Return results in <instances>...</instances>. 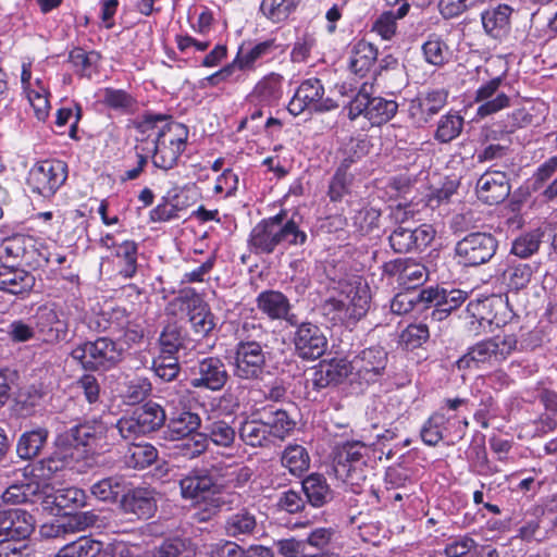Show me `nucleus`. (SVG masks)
<instances>
[{
	"label": "nucleus",
	"mask_w": 557,
	"mask_h": 557,
	"mask_svg": "<svg viewBox=\"0 0 557 557\" xmlns=\"http://www.w3.org/2000/svg\"><path fill=\"white\" fill-rule=\"evenodd\" d=\"M36 327L44 342L55 344L67 341V322L60 318V313L49 306H40L35 313Z\"/></svg>",
	"instance_id": "22"
},
{
	"label": "nucleus",
	"mask_w": 557,
	"mask_h": 557,
	"mask_svg": "<svg viewBox=\"0 0 557 557\" xmlns=\"http://www.w3.org/2000/svg\"><path fill=\"white\" fill-rule=\"evenodd\" d=\"M151 383L144 377H136L126 385L124 399L125 404L139 406L151 393Z\"/></svg>",
	"instance_id": "61"
},
{
	"label": "nucleus",
	"mask_w": 557,
	"mask_h": 557,
	"mask_svg": "<svg viewBox=\"0 0 557 557\" xmlns=\"http://www.w3.org/2000/svg\"><path fill=\"white\" fill-rule=\"evenodd\" d=\"M350 376L348 360L332 359L329 363H321L313 372L312 386L321 391L332 385H338Z\"/></svg>",
	"instance_id": "28"
},
{
	"label": "nucleus",
	"mask_w": 557,
	"mask_h": 557,
	"mask_svg": "<svg viewBox=\"0 0 557 557\" xmlns=\"http://www.w3.org/2000/svg\"><path fill=\"white\" fill-rule=\"evenodd\" d=\"M481 547L480 544L469 534L451 536L444 547L446 557H467L473 555Z\"/></svg>",
	"instance_id": "50"
},
{
	"label": "nucleus",
	"mask_w": 557,
	"mask_h": 557,
	"mask_svg": "<svg viewBox=\"0 0 557 557\" xmlns=\"http://www.w3.org/2000/svg\"><path fill=\"white\" fill-rule=\"evenodd\" d=\"M257 308L271 320H285L297 317L292 313V305L286 295L280 290L268 289L261 292L256 299Z\"/></svg>",
	"instance_id": "25"
},
{
	"label": "nucleus",
	"mask_w": 557,
	"mask_h": 557,
	"mask_svg": "<svg viewBox=\"0 0 557 557\" xmlns=\"http://www.w3.org/2000/svg\"><path fill=\"white\" fill-rule=\"evenodd\" d=\"M288 325L294 329L290 341L294 345V354L299 359L314 361L325 354L329 341L319 324L292 317L288 319Z\"/></svg>",
	"instance_id": "7"
},
{
	"label": "nucleus",
	"mask_w": 557,
	"mask_h": 557,
	"mask_svg": "<svg viewBox=\"0 0 557 557\" xmlns=\"http://www.w3.org/2000/svg\"><path fill=\"white\" fill-rule=\"evenodd\" d=\"M257 528V517L249 508H240L237 511L230 513L223 523L224 534L239 541L253 535Z\"/></svg>",
	"instance_id": "29"
},
{
	"label": "nucleus",
	"mask_w": 557,
	"mask_h": 557,
	"mask_svg": "<svg viewBox=\"0 0 557 557\" xmlns=\"http://www.w3.org/2000/svg\"><path fill=\"white\" fill-rule=\"evenodd\" d=\"M308 236L300 230L294 219H287V212L281 210L277 214L257 223L248 237L250 252L255 255H271L282 244L302 246Z\"/></svg>",
	"instance_id": "1"
},
{
	"label": "nucleus",
	"mask_w": 557,
	"mask_h": 557,
	"mask_svg": "<svg viewBox=\"0 0 557 557\" xmlns=\"http://www.w3.org/2000/svg\"><path fill=\"white\" fill-rule=\"evenodd\" d=\"M188 129L177 122L165 123L152 139V163L164 171L173 169L185 150Z\"/></svg>",
	"instance_id": "6"
},
{
	"label": "nucleus",
	"mask_w": 557,
	"mask_h": 557,
	"mask_svg": "<svg viewBox=\"0 0 557 557\" xmlns=\"http://www.w3.org/2000/svg\"><path fill=\"white\" fill-rule=\"evenodd\" d=\"M542 234L539 231L524 233L517 237L511 245V253L519 258H529L537 252Z\"/></svg>",
	"instance_id": "56"
},
{
	"label": "nucleus",
	"mask_w": 557,
	"mask_h": 557,
	"mask_svg": "<svg viewBox=\"0 0 557 557\" xmlns=\"http://www.w3.org/2000/svg\"><path fill=\"white\" fill-rule=\"evenodd\" d=\"M376 58L377 49L372 44L360 40L351 50L349 70L356 75L363 77L373 66Z\"/></svg>",
	"instance_id": "34"
},
{
	"label": "nucleus",
	"mask_w": 557,
	"mask_h": 557,
	"mask_svg": "<svg viewBox=\"0 0 557 557\" xmlns=\"http://www.w3.org/2000/svg\"><path fill=\"white\" fill-rule=\"evenodd\" d=\"M463 122V117L458 112H448L440 119L434 139L441 144L450 143L462 132Z\"/></svg>",
	"instance_id": "40"
},
{
	"label": "nucleus",
	"mask_w": 557,
	"mask_h": 557,
	"mask_svg": "<svg viewBox=\"0 0 557 557\" xmlns=\"http://www.w3.org/2000/svg\"><path fill=\"white\" fill-rule=\"evenodd\" d=\"M299 0H262L260 11L273 23L285 21L298 5Z\"/></svg>",
	"instance_id": "49"
},
{
	"label": "nucleus",
	"mask_w": 557,
	"mask_h": 557,
	"mask_svg": "<svg viewBox=\"0 0 557 557\" xmlns=\"http://www.w3.org/2000/svg\"><path fill=\"white\" fill-rule=\"evenodd\" d=\"M476 194L480 200L490 206L505 201L510 195L507 174L502 171H486L476 182Z\"/></svg>",
	"instance_id": "21"
},
{
	"label": "nucleus",
	"mask_w": 557,
	"mask_h": 557,
	"mask_svg": "<svg viewBox=\"0 0 557 557\" xmlns=\"http://www.w3.org/2000/svg\"><path fill=\"white\" fill-rule=\"evenodd\" d=\"M282 465L294 475H300L308 470L310 457L301 445H288L282 454Z\"/></svg>",
	"instance_id": "42"
},
{
	"label": "nucleus",
	"mask_w": 557,
	"mask_h": 557,
	"mask_svg": "<svg viewBox=\"0 0 557 557\" xmlns=\"http://www.w3.org/2000/svg\"><path fill=\"white\" fill-rule=\"evenodd\" d=\"M399 225L388 236L392 249L397 253H406L413 250H422L428 247L435 237V230L430 224H421L417 227L405 226L409 218H413L414 210L411 203L399 202L392 211Z\"/></svg>",
	"instance_id": "3"
},
{
	"label": "nucleus",
	"mask_w": 557,
	"mask_h": 557,
	"mask_svg": "<svg viewBox=\"0 0 557 557\" xmlns=\"http://www.w3.org/2000/svg\"><path fill=\"white\" fill-rule=\"evenodd\" d=\"M35 276L17 267H0V290L12 295H24L29 293L35 286Z\"/></svg>",
	"instance_id": "27"
},
{
	"label": "nucleus",
	"mask_w": 557,
	"mask_h": 557,
	"mask_svg": "<svg viewBox=\"0 0 557 557\" xmlns=\"http://www.w3.org/2000/svg\"><path fill=\"white\" fill-rule=\"evenodd\" d=\"M100 60V54L96 51H85L83 48H74L69 54V62L81 76L90 77L92 67Z\"/></svg>",
	"instance_id": "55"
},
{
	"label": "nucleus",
	"mask_w": 557,
	"mask_h": 557,
	"mask_svg": "<svg viewBox=\"0 0 557 557\" xmlns=\"http://www.w3.org/2000/svg\"><path fill=\"white\" fill-rule=\"evenodd\" d=\"M230 380L225 362L215 356L200 359L193 369L190 386L210 392H220Z\"/></svg>",
	"instance_id": "15"
},
{
	"label": "nucleus",
	"mask_w": 557,
	"mask_h": 557,
	"mask_svg": "<svg viewBox=\"0 0 557 557\" xmlns=\"http://www.w3.org/2000/svg\"><path fill=\"white\" fill-rule=\"evenodd\" d=\"M126 488L125 478L122 475H111L103 478L90 486V493L101 502L113 503L119 497H123Z\"/></svg>",
	"instance_id": "37"
},
{
	"label": "nucleus",
	"mask_w": 557,
	"mask_h": 557,
	"mask_svg": "<svg viewBox=\"0 0 557 557\" xmlns=\"http://www.w3.org/2000/svg\"><path fill=\"white\" fill-rule=\"evenodd\" d=\"M269 436L285 440L296 428V421L281 408L265 409L262 413Z\"/></svg>",
	"instance_id": "32"
},
{
	"label": "nucleus",
	"mask_w": 557,
	"mask_h": 557,
	"mask_svg": "<svg viewBox=\"0 0 557 557\" xmlns=\"http://www.w3.org/2000/svg\"><path fill=\"white\" fill-rule=\"evenodd\" d=\"M448 94L444 89L419 92L410 101L409 117L418 127L428 124L447 103Z\"/></svg>",
	"instance_id": "17"
},
{
	"label": "nucleus",
	"mask_w": 557,
	"mask_h": 557,
	"mask_svg": "<svg viewBox=\"0 0 557 557\" xmlns=\"http://www.w3.org/2000/svg\"><path fill=\"white\" fill-rule=\"evenodd\" d=\"M422 52L428 63L434 66H443L449 60V48L447 44L435 34L429 36L422 45Z\"/></svg>",
	"instance_id": "47"
},
{
	"label": "nucleus",
	"mask_w": 557,
	"mask_h": 557,
	"mask_svg": "<svg viewBox=\"0 0 557 557\" xmlns=\"http://www.w3.org/2000/svg\"><path fill=\"white\" fill-rule=\"evenodd\" d=\"M321 310L323 315L326 317L334 325L341 324L350 326L355 324L350 317L347 301L343 296L326 299L321 306Z\"/></svg>",
	"instance_id": "44"
},
{
	"label": "nucleus",
	"mask_w": 557,
	"mask_h": 557,
	"mask_svg": "<svg viewBox=\"0 0 557 557\" xmlns=\"http://www.w3.org/2000/svg\"><path fill=\"white\" fill-rule=\"evenodd\" d=\"M502 82L500 76L494 77L476 90L475 101L482 102L476 110L478 116L485 117L510 106V98L506 94L499 92L496 95Z\"/></svg>",
	"instance_id": "23"
},
{
	"label": "nucleus",
	"mask_w": 557,
	"mask_h": 557,
	"mask_svg": "<svg viewBox=\"0 0 557 557\" xmlns=\"http://www.w3.org/2000/svg\"><path fill=\"white\" fill-rule=\"evenodd\" d=\"M67 178V164L61 160L37 162L29 171L27 185L44 198L52 197Z\"/></svg>",
	"instance_id": "12"
},
{
	"label": "nucleus",
	"mask_w": 557,
	"mask_h": 557,
	"mask_svg": "<svg viewBox=\"0 0 557 557\" xmlns=\"http://www.w3.org/2000/svg\"><path fill=\"white\" fill-rule=\"evenodd\" d=\"M398 103L394 99L371 97L368 120L372 124L381 125L391 121L398 111Z\"/></svg>",
	"instance_id": "46"
},
{
	"label": "nucleus",
	"mask_w": 557,
	"mask_h": 557,
	"mask_svg": "<svg viewBox=\"0 0 557 557\" xmlns=\"http://www.w3.org/2000/svg\"><path fill=\"white\" fill-rule=\"evenodd\" d=\"M448 420L449 419L441 411L431 414L420 432L423 443L429 446L437 445L443 438L442 428Z\"/></svg>",
	"instance_id": "53"
},
{
	"label": "nucleus",
	"mask_w": 557,
	"mask_h": 557,
	"mask_svg": "<svg viewBox=\"0 0 557 557\" xmlns=\"http://www.w3.org/2000/svg\"><path fill=\"white\" fill-rule=\"evenodd\" d=\"M533 274V269L530 264L518 263L509 267L505 272L507 286L510 290L519 292L528 286Z\"/></svg>",
	"instance_id": "58"
},
{
	"label": "nucleus",
	"mask_w": 557,
	"mask_h": 557,
	"mask_svg": "<svg viewBox=\"0 0 557 557\" xmlns=\"http://www.w3.org/2000/svg\"><path fill=\"white\" fill-rule=\"evenodd\" d=\"M120 509L138 520L150 519L158 509V492L150 486L126 487L120 499Z\"/></svg>",
	"instance_id": "16"
},
{
	"label": "nucleus",
	"mask_w": 557,
	"mask_h": 557,
	"mask_svg": "<svg viewBox=\"0 0 557 557\" xmlns=\"http://www.w3.org/2000/svg\"><path fill=\"white\" fill-rule=\"evenodd\" d=\"M301 490L306 495L307 503L312 507L320 508L329 504L334 492L329 485L325 476L320 473H311L301 481Z\"/></svg>",
	"instance_id": "30"
},
{
	"label": "nucleus",
	"mask_w": 557,
	"mask_h": 557,
	"mask_svg": "<svg viewBox=\"0 0 557 557\" xmlns=\"http://www.w3.org/2000/svg\"><path fill=\"white\" fill-rule=\"evenodd\" d=\"M165 422L164 408L153 400H148L120 418L115 428L124 440H134L159 431Z\"/></svg>",
	"instance_id": "4"
},
{
	"label": "nucleus",
	"mask_w": 557,
	"mask_h": 557,
	"mask_svg": "<svg viewBox=\"0 0 557 557\" xmlns=\"http://www.w3.org/2000/svg\"><path fill=\"white\" fill-rule=\"evenodd\" d=\"M282 79L276 73L267 75L255 86L252 96L267 104L276 102L282 96Z\"/></svg>",
	"instance_id": "41"
},
{
	"label": "nucleus",
	"mask_w": 557,
	"mask_h": 557,
	"mask_svg": "<svg viewBox=\"0 0 557 557\" xmlns=\"http://www.w3.org/2000/svg\"><path fill=\"white\" fill-rule=\"evenodd\" d=\"M263 417L261 416L260 419H245L239 425L238 435L248 446L264 447L271 443Z\"/></svg>",
	"instance_id": "35"
},
{
	"label": "nucleus",
	"mask_w": 557,
	"mask_h": 557,
	"mask_svg": "<svg viewBox=\"0 0 557 557\" xmlns=\"http://www.w3.org/2000/svg\"><path fill=\"white\" fill-rule=\"evenodd\" d=\"M221 486L216 472L212 470H193L180 481L182 496L189 499L205 498L207 494H215Z\"/></svg>",
	"instance_id": "20"
},
{
	"label": "nucleus",
	"mask_w": 557,
	"mask_h": 557,
	"mask_svg": "<svg viewBox=\"0 0 557 557\" xmlns=\"http://www.w3.org/2000/svg\"><path fill=\"white\" fill-rule=\"evenodd\" d=\"M276 48L274 39L259 42L248 50L240 48L235 62L240 70L251 69L258 60L271 54Z\"/></svg>",
	"instance_id": "45"
},
{
	"label": "nucleus",
	"mask_w": 557,
	"mask_h": 557,
	"mask_svg": "<svg viewBox=\"0 0 557 557\" xmlns=\"http://www.w3.org/2000/svg\"><path fill=\"white\" fill-rule=\"evenodd\" d=\"M154 374L164 382L175 380L180 373V364L173 356H159L152 362Z\"/></svg>",
	"instance_id": "64"
},
{
	"label": "nucleus",
	"mask_w": 557,
	"mask_h": 557,
	"mask_svg": "<svg viewBox=\"0 0 557 557\" xmlns=\"http://www.w3.org/2000/svg\"><path fill=\"white\" fill-rule=\"evenodd\" d=\"M36 483H22L9 486L2 494V499L8 504H24L32 502V497L38 493Z\"/></svg>",
	"instance_id": "60"
},
{
	"label": "nucleus",
	"mask_w": 557,
	"mask_h": 557,
	"mask_svg": "<svg viewBox=\"0 0 557 557\" xmlns=\"http://www.w3.org/2000/svg\"><path fill=\"white\" fill-rule=\"evenodd\" d=\"M152 557H195V553L189 548L187 540L173 537L154 547Z\"/></svg>",
	"instance_id": "54"
},
{
	"label": "nucleus",
	"mask_w": 557,
	"mask_h": 557,
	"mask_svg": "<svg viewBox=\"0 0 557 557\" xmlns=\"http://www.w3.org/2000/svg\"><path fill=\"white\" fill-rule=\"evenodd\" d=\"M513 9L507 4H499L481 13V21L487 36L496 40L505 39L511 29L510 16Z\"/></svg>",
	"instance_id": "26"
},
{
	"label": "nucleus",
	"mask_w": 557,
	"mask_h": 557,
	"mask_svg": "<svg viewBox=\"0 0 557 557\" xmlns=\"http://www.w3.org/2000/svg\"><path fill=\"white\" fill-rule=\"evenodd\" d=\"M388 363V354L384 347L374 345L360 350L348 361L350 382L360 388L377 382L384 374Z\"/></svg>",
	"instance_id": "10"
},
{
	"label": "nucleus",
	"mask_w": 557,
	"mask_h": 557,
	"mask_svg": "<svg viewBox=\"0 0 557 557\" xmlns=\"http://www.w3.org/2000/svg\"><path fill=\"white\" fill-rule=\"evenodd\" d=\"M70 357L85 371L107 372L117 367L124 359V349L109 336L86 339L78 343Z\"/></svg>",
	"instance_id": "2"
},
{
	"label": "nucleus",
	"mask_w": 557,
	"mask_h": 557,
	"mask_svg": "<svg viewBox=\"0 0 557 557\" xmlns=\"http://www.w3.org/2000/svg\"><path fill=\"white\" fill-rule=\"evenodd\" d=\"M497 238L488 232H471L455 245V257L462 267H480L486 264L496 255Z\"/></svg>",
	"instance_id": "9"
},
{
	"label": "nucleus",
	"mask_w": 557,
	"mask_h": 557,
	"mask_svg": "<svg viewBox=\"0 0 557 557\" xmlns=\"http://www.w3.org/2000/svg\"><path fill=\"white\" fill-rule=\"evenodd\" d=\"M373 444L362 441H347L339 445L334 458V470L338 478L354 485L355 473L360 466H366L370 460V451Z\"/></svg>",
	"instance_id": "13"
},
{
	"label": "nucleus",
	"mask_w": 557,
	"mask_h": 557,
	"mask_svg": "<svg viewBox=\"0 0 557 557\" xmlns=\"http://www.w3.org/2000/svg\"><path fill=\"white\" fill-rule=\"evenodd\" d=\"M234 375L244 381H258L267 368V352L256 341L240 339L234 348Z\"/></svg>",
	"instance_id": "11"
},
{
	"label": "nucleus",
	"mask_w": 557,
	"mask_h": 557,
	"mask_svg": "<svg viewBox=\"0 0 557 557\" xmlns=\"http://www.w3.org/2000/svg\"><path fill=\"white\" fill-rule=\"evenodd\" d=\"M430 337L429 327L425 324H409L399 336V343L407 350L421 347Z\"/></svg>",
	"instance_id": "57"
},
{
	"label": "nucleus",
	"mask_w": 557,
	"mask_h": 557,
	"mask_svg": "<svg viewBox=\"0 0 557 557\" xmlns=\"http://www.w3.org/2000/svg\"><path fill=\"white\" fill-rule=\"evenodd\" d=\"M110 428L101 419L84 420L60 433L55 440L59 446L84 447L86 450H101L110 446Z\"/></svg>",
	"instance_id": "8"
},
{
	"label": "nucleus",
	"mask_w": 557,
	"mask_h": 557,
	"mask_svg": "<svg viewBox=\"0 0 557 557\" xmlns=\"http://www.w3.org/2000/svg\"><path fill=\"white\" fill-rule=\"evenodd\" d=\"M116 258L120 259V275L124 278H131L137 271V244L134 242H123L117 246Z\"/></svg>",
	"instance_id": "52"
},
{
	"label": "nucleus",
	"mask_w": 557,
	"mask_h": 557,
	"mask_svg": "<svg viewBox=\"0 0 557 557\" xmlns=\"http://www.w3.org/2000/svg\"><path fill=\"white\" fill-rule=\"evenodd\" d=\"M158 458V450L151 444L134 445L125 455V463L133 469L143 470L151 466Z\"/></svg>",
	"instance_id": "48"
},
{
	"label": "nucleus",
	"mask_w": 557,
	"mask_h": 557,
	"mask_svg": "<svg viewBox=\"0 0 557 557\" xmlns=\"http://www.w3.org/2000/svg\"><path fill=\"white\" fill-rule=\"evenodd\" d=\"M518 339L515 334L496 335L469 347L468 351L457 360L459 370L480 368L506 360L517 349Z\"/></svg>",
	"instance_id": "5"
},
{
	"label": "nucleus",
	"mask_w": 557,
	"mask_h": 557,
	"mask_svg": "<svg viewBox=\"0 0 557 557\" xmlns=\"http://www.w3.org/2000/svg\"><path fill=\"white\" fill-rule=\"evenodd\" d=\"M126 318L125 309L116 308L110 312H99L84 319L83 323L95 333H104L116 331L122 326L123 320Z\"/></svg>",
	"instance_id": "38"
},
{
	"label": "nucleus",
	"mask_w": 557,
	"mask_h": 557,
	"mask_svg": "<svg viewBox=\"0 0 557 557\" xmlns=\"http://www.w3.org/2000/svg\"><path fill=\"white\" fill-rule=\"evenodd\" d=\"M352 180L354 175L351 173L336 170L329 185L327 195L331 201H341L345 195L349 194Z\"/></svg>",
	"instance_id": "62"
},
{
	"label": "nucleus",
	"mask_w": 557,
	"mask_h": 557,
	"mask_svg": "<svg viewBox=\"0 0 557 557\" xmlns=\"http://www.w3.org/2000/svg\"><path fill=\"white\" fill-rule=\"evenodd\" d=\"M102 102L113 110H120L125 114L133 113L137 107V100L123 89L106 88Z\"/></svg>",
	"instance_id": "51"
},
{
	"label": "nucleus",
	"mask_w": 557,
	"mask_h": 557,
	"mask_svg": "<svg viewBox=\"0 0 557 557\" xmlns=\"http://www.w3.org/2000/svg\"><path fill=\"white\" fill-rule=\"evenodd\" d=\"M102 548V542L81 536L61 547L54 557H97Z\"/></svg>",
	"instance_id": "39"
},
{
	"label": "nucleus",
	"mask_w": 557,
	"mask_h": 557,
	"mask_svg": "<svg viewBox=\"0 0 557 557\" xmlns=\"http://www.w3.org/2000/svg\"><path fill=\"white\" fill-rule=\"evenodd\" d=\"M162 351L173 356L183 346V334L182 329L175 324H168L159 338Z\"/></svg>",
	"instance_id": "63"
},
{
	"label": "nucleus",
	"mask_w": 557,
	"mask_h": 557,
	"mask_svg": "<svg viewBox=\"0 0 557 557\" xmlns=\"http://www.w3.org/2000/svg\"><path fill=\"white\" fill-rule=\"evenodd\" d=\"M49 436L46 428H37L21 434L16 444V454L21 459L32 460L40 455Z\"/></svg>",
	"instance_id": "31"
},
{
	"label": "nucleus",
	"mask_w": 557,
	"mask_h": 557,
	"mask_svg": "<svg viewBox=\"0 0 557 557\" xmlns=\"http://www.w3.org/2000/svg\"><path fill=\"white\" fill-rule=\"evenodd\" d=\"M420 297L425 308H433L431 319L443 321L467 300L468 293L456 288L430 286L420 290Z\"/></svg>",
	"instance_id": "14"
},
{
	"label": "nucleus",
	"mask_w": 557,
	"mask_h": 557,
	"mask_svg": "<svg viewBox=\"0 0 557 557\" xmlns=\"http://www.w3.org/2000/svg\"><path fill=\"white\" fill-rule=\"evenodd\" d=\"M343 297L347 301L350 317L356 324L367 314L370 308V289L367 284L359 283L356 286H350Z\"/></svg>",
	"instance_id": "36"
},
{
	"label": "nucleus",
	"mask_w": 557,
	"mask_h": 557,
	"mask_svg": "<svg viewBox=\"0 0 557 557\" xmlns=\"http://www.w3.org/2000/svg\"><path fill=\"white\" fill-rule=\"evenodd\" d=\"M34 531V518L22 509L0 510V542L23 541Z\"/></svg>",
	"instance_id": "19"
},
{
	"label": "nucleus",
	"mask_w": 557,
	"mask_h": 557,
	"mask_svg": "<svg viewBox=\"0 0 557 557\" xmlns=\"http://www.w3.org/2000/svg\"><path fill=\"white\" fill-rule=\"evenodd\" d=\"M381 211L373 207L360 209L352 218L354 225L361 235H367L380 228Z\"/></svg>",
	"instance_id": "59"
},
{
	"label": "nucleus",
	"mask_w": 557,
	"mask_h": 557,
	"mask_svg": "<svg viewBox=\"0 0 557 557\" xmlns=\"http://www.w3.org/2000/svg\"><path fill=\"white\" fill-rule=\"evenodd\" d=\"M48 498L51 499L49 503L57 508L58 515L66 517L85 505L86 495L83 490L71 486L54 491Z\"/></svg>",
	"instance_id": "33"
},
{
	"label": "nucleus",
	"mask_w": 557,
	"mask_h": 557,
	"mask_svg": "<svg viewBox=\"0 0 557 557\" xmlns=\"http://www.w3.org/2000/svg\"><path fill=\"white\" fill-rule=\"evenodd\" d=\"M201 426V418L190 409L183 408L171 412L166 417L165 437L171 441H181L195 434Z\"/></svg>",
	"instance_id": "24"
},
{
	"label": "nucleus",
	"mask_w": 557,
	"mask_h": 557,
	"mask_svg": "<svg viewBox=\"0 0 557 557\" xmlns=\"http://www.w3.org/2000/svg\"><path fill=\"white\" fill-rule=\"evenodd\" d=\"M178 301L187 311L188 320L196 334L203 337L214 329V317L209 306L198 294L194 292L190 294V290H185L178 297Z\"/></svg>",
	"instance_id": "18"
},
{
	"label": "nucleus",
	"mask_w": 557,
	"mask_h": 557,
	"mask_svg": "<svg viewBox=\"0 0 557 557\" xmlns=\"http://www.w3.org/2000/svg\"><path fill=\"white\" fill-rule=\"evenodd\" d=\"M207 441L221 447H231L236 438L235 429L224 420H215L208 423L203 429Z\"/></svg>",
	"instance_id": "43"
}]
</instances>
